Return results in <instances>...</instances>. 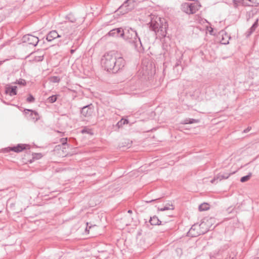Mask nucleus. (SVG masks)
<instances>
[{"mask_svg": "<svg viewBox=\"0 0 259 259\" xmlns=\"http://www.w3.org/2000/svg\"><path fill=\"white\" fill-rule=\"evenodd\" d=\"M151 26L155 32L159 33L162 36L166 35L168 24L164 18L156 16H153Z\"/></svg>", "mask_w": 259, "mask_h": 259, "instance_id": "nucleus-1", "label": "nucleus"}, {"mask_svg": "<svg viewBox=\"0 0 259 259\" xmlns=\"http://www.w3.org/2000/svg\"><path fill=\"white\" fill-rule=\"evenodd\" d=\"M117 53L111 52L106 54L102 59V63L108 70L114 68L116 64Z\"/></svg>", "mask_w": 259, "mask_h": 259, "instance_id": "nucleus-2", "label": "nucleus"}, {"mask_svg": "<svg viewBox=\"0 0 259 259\" xmlns=\"http://www.w3.org/2000/svg\"><path fill=\"white\" fill-rule=\"evenodd\" d=\"M208 229V226L206 225L205 222H202L200 224L193 225L188 232V235L191 237H196L200 234H204Z\"/></svg>", "mask_w": 259, "mask_h": 259, "instance_id": "nucleus-3", "label": "nucleus"}, {"mask_svg": "<svg viewBox=\"0 0 259 259\" xmlns=\"http://www.w3.org/2000/svg\"><path fill=\"white\" fill-rule=\"evenodd\" d=\"M60 142L62 144L61 145H57L55 148V151L58 152V153L62 156H65L67 155V151L66 146L67 145V138H62L60 140Z\"/></svg>", "mask_w": 259, "mask_h": 259, "instance_id": "nucleus-4", "label": "nucleus"}, {"mask_svg": "<svg viewBox=\"0 0 259 259\" xmlns=\"http://www.w3.org/2000/svg\"><path fill=\"white\" fill-rule=\"evenodd\" d=\"M30 146L26 144H18V145L12 147L11 150L16 152H20L24 150L29 149Z\"/></svg>", "mask_w": 259, "mask_h": 259, "instance_id": "nucleus-5", "label": "nucleus"}, {"mask_svg": "<svg viewBox=\"0 0 259 259\" xmlns=\"http://www.w3.org/2000/svg\"><path fill=\"white\" fill-rule=\"evenodd\" d=\"M24 112L26 115H28L30 117V119L34 121L37 120L39 118L38 114L36 112L30 111L28 109H25Z\"/></svg>", "mask_w": 259, "mask_h": 259, "instance_id": "nucleus-6", "label": "nucleus"}, {"mask_svg": "<svg viewBox=\"0 0 259 259\" xmlns=\"http://www.w3.org/2000/svg\"><path fill=\"white\" fill-rule=\"evenodd\" d=\"M190 10H191V14L195 13L200 7V5L197 2H194L190 3Z\"/></svg>", "mask_w": 259, "mask_h": 259, "instance_id": "nucleus-7", "label": "nucleus"}, {"mask_svg": "<svg viewBox=\"0 0 259 259\" xmlns=\"http://www.w3.org/2000/svg\"><path fill=\"white\" fill-rule=\"evenodd\" d=\"M17 87L7 86L6 87L5 92L10 96H14L17 94Z\"/></svg>", "mask_w": 259, "mask_h": 259, "instance_id": "nucleus-8", "label": "nucleus"}, {"mask_svg": "<svg viewBox=\"0 0 259 259\" xmlns=\"http://www.w3.org/2000/svg\"><path fill=\"white\" fill-rule=\"evenodd\" d=\"M60 37V35L58 34V32L55 31L53 30L51 31L47 35V39L48 41H52L55 38H56L57 37Z\"/></svg>", "mask_w": 259, "mask_h": 259, "instance_id": "nucleus-9", "label": "nucleus"}, {"mask_svg": "<svg viewBox=\"0 0 259 259\" xmlns=\"http://www.w3.org/2000/svg\"><path fill=\"white\" fill-rule=\"evenodd\" d=\"M27 39L28 40V43L33 46H35L38 42V38L33 35H28L27 36Z\"/></svg>", "mask_w": 259, "mask_h": 259, "instance_id": "nucleus-10", "label": "nucleus"}, {"mask_svg": "<svg viewBox=\"0 0 259 259\" xmlns=\"http://www.w3.org/2000/svg\"><path fill=\"white\" fill-rule=\"evenodd\" d=\"M120 33V35L121 36H123V34H124V33H123V30L121 29V28H117V29H113L112 30H111L108 34L110 36H114V35L116 34V33Z\"/></svg>", "mask_w": 259, "mask_h": 259, "instance_id": "nucleus-11", "label": "nucleus"}, {"mask_svg": "<svg viewBox=\"0 0 259 259\" xmlns=\"http://www.w3.org/2000/svg\"><path fill=\"white\" fill-rule=\"evenodd\" d=\"M190 3H186L182 5V10L187 14H191V10H190Z\"/></svg>", "mask_w": 259, "mask_h": 259, "instance_id": "nucleus-12", "label": "nucleus"}, {"mask_svg": "<svg viewBox=\"0 0 259 259\" xmlns=\"http://www.w3.org/2000/svg\"><path fill=\"white\" fill-rule=\"evenodd\" d=\"M209 204L207 203H202L201 205L199 206V210L200 211H206L209 209Z\"/></svg>", "mask_w": 259, "mask_h": 259, "instance_id": "nucleus-13", "label": "nucleus"}, {"mask_svg": "<svg viewBox=\"0 0 259 259\" xmlns=\"http://www.w3.org/2000/svg\"><path fill=\"white\" fill-rule=\"evenodd\" d=\"M150 223L152 225H157L160 224V221L156 216H154L151 218Z\"/></svg>", "mask_w": 259, "mask_h": 259, "instance_id": "nucleus-14", "label": "nucleus"}, {"mask_svg": "<svg viewBox=\"0 0 259 259\" xmlns=\"http://www.w3.org/2000/svg\"><path fill=\"white\" fill-rule=\"evenodd\" d=\"M128 122V120L125 119H121L117 123V126L118 128H120L123 126V125L125 124H127Z\"/></svg>", "mask_w": 259, "mask_h": 259, "instance_id": "nucleus-15", "label": "nucleus"}, {"mask_svg": "<svg viewBox=\"0 0 259 259\" xmlns=\"http://www.w3.org/2000/svg\"><path fill=\"white\" fill-rule=\"evenodd\" d=\"M251 176H252V174L249 173L248 175L242 177L240 179V181L242 183H244L245 182H247L250 179Z\"/></svg>", "mask_w": 259, "mask_h": 259, "instance_id": "nucleus-16", "label": "nucleus"}, {"mask_svg": "<svg viewBox=\"0 0 259 259\" xmlns=\"http://www.w3.org/2000/svg\"><path fill=\"white\" fill-rule=\"evenodd\" d=\"M57 96L55 95L50 97L48 99V101L49 103H52L55 102L57 100Z\"/></svg>", "mask_w": 259, "mask_h": 259, "instance_id": "nucleus-17", "label": "nucleus"}, {"mask_svg": "<svg viewBox=\"0 0 259 259\" xmlns=\"http://www.w3.org/2000/svg\"><path fill=\"white\" fill-rule=\"evenodd\" d=\"M50 80L52 82H59L60 78L57 76H53L50 78Z\"/></svg>", "mask_w": 259, "mask_h": 259, "instance_id": "nucleus-18", "label": "nucleus"}, {"mask_svg": "<svg viewBox=\"0 0 259 259\" xmlns=\"http://www.w3.org/2000/svg\"><path fill=\"white\" fill-rule=\"evenodd\" d=\"M15 83L23 86L26 85V81L23 79H19V80H17Z\"/></svg>", "mask_w": 259, "mask_h": 259, "instance_id": "nucleus-19", "label": "nucleus"}, {"mask_svg": "<svg viewBox=\"0 0 259 259\" xmlns=\"http://www.w3.org/2000/svg\"><path fill=\"white\" fill-rule=\"evenodd\" d=\"M42 157V155L40 153H35L33 155V158L38 159L41 158Z\"/></svg>", "mask_w": 259, "mask_h": 259, "instance_id": "nucleus-20", "label": "nucleus"}, {"mask_svg": "<svg viewBox=\"0 0 259 259\" xmlns=\"http://www.w3.org/2000/svg\"><path fill=\"white\" fill-rule=\"evenodd\" d=\"M34 100V98L31 95H29L28 97L27 98V101L28 102H32Z\"/></svg>", "mask_w": 259, "mask_h": 259, "instance_id": "nucleus-21", "label": "nucleus"}, {"mask_svg": "<svg viewBox=\"0 0 259 259\" xmlns=\"http://www.w3.org/2000/svg\"><path fill=\"white\" fill-rule=\"evenodd\" d=\"M128 31H132V32L134 35H135L136 36L137 35V32H136L135 31H134L133 29H132V28H130V30H128Z\"/></svg>", "mask_w": 259, "mask_h": 259, "instance_id": "nucleus-22", "label": "nucleus"}, {"mask_svg": "<svg viewBox=\"0 0 259 259\" xmlns=\"http://www.w3.org/2000/svg\"><path fill=\"white\" fill-rule=\"evenodd\" d=\"M122 61V59L121 58H119L118 59V61Z\"/></svg>", "mask_w": 259, "mask_h": 259, "instance_id": "nucleus-23", "label": "nucleus"}, {"mask_svg": "<svg viewBox=\"0 0 259 259\" xmlns=\"http://www.w3.org/2000/svg\"><path fill=\"white\" fill-rule=\"evenodd\" d=\"M210 29H211V30H208L209 31V32H210V34H211V32H212V29L211 28H210Z\"/></svg>", "mask_w": 259, "mask_h": 259, "instance_id": "nucleus-24", "label": "nucleus"}, {"mask_svg": "<svg viewBox=\"0 0 259 259\" xmlns=\"http://www.w3.org/2000/svg\"><path fill=\"white\" fill-rule=\"evenodd\" d=\"M86 108L84 107L82 109V112H83L84 111V110H85Z\"/></svg>", "mask_w": 259, "mask_h": 259, "instance_id": "nucleus-25", "label": "nucleus"}, {"mask_svg": "<svg viewBox=\"0 0 259 259\" xmlns=\"http://www.w3.org/2000/svg\"><path fill=\"white\" fill-rule=\"evenodd\" d=\"M124 7V5H123L122 7H121L120 8V9H122Z\"/></svg>", "mask_w": 259, "mask_h": 259, "instance_id": "nucleus-26", "label": "nucleus"}, {"mask_svg": "<svg viewBox=\"0 0 259 259\" xmlns=\"http://www.w3.org/2000/svg\"><path fill=\"white\" fill-rule=\"evenodd\" d=\"M87 132V131H85V130H83V131H82V133H85V132Z\"/></svg>", "mask_w": 259, "mask_h": 259, "instance_id": "nucleus-27", "label": "nucleus"}]
</instances>
